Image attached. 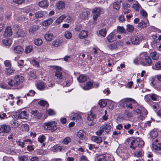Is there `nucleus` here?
I'll list each match as a JSON object with an SVG mask.
<instances>
[{"instance_id":"1","label":"nucleus","mask_w":161,"mask_h":161,"mask_svg":"<svg viewBox=\"0 0 161 161\" xmlns=\"http://www.w3.org/2000/svg\"><path fill=\"white\" fill-rule=\"evenodd\" d=\"M24 77L19 75H17L15 76L14 79L10 80L8 82V84L11 86L16 87L19 86L18 88L22 87V84L24 81Z\"/></svg>"},{"instance_id":"2","label":"nucleus","mask_w":161,"mask_h":161,"mask_svg":"<svg viewBox=\"0 0 161 161\" xmlns=\"http://www.w3.org/2000/svg\"><path fill=\"white\" fill-rule=\"evenodd\" d=\"M140 63L144 66H150L152 63V60L150 57L148 56L147 53L143 52L140 54Z\"/></svg>"},{"instance_id":"3","label":"nucleus","mask_w":161,"mask_h":161,"mask_svg":"<svg viewBox=\"0 0 161 161\" xmlns=\"http://www.w3.org/2000/svg\"><path fill=\"white\" fill-rule=\"evenodd\" d=\"M44 127L47 130H51L53 132L57 129L56 123L55 121H52L45 123Z\"/></svg>"},{"instance_id":"4","label":"nucleus","mask_w":161,"mask_h":161,"mask_svg":"<svg viewBox=\"0 0 161 161\" xmlns=\"http://www.w3.org/2000/svg\"><path fill=\"white\" fill-rule=\"evenodd\" d=\"M101 9L100 7H96L92 10L93 18L94 21L97 20L101 14Z\"/></svg>"},{"instance_id":"5","label":"nucleus","mask_w":161,"mask_h":161,"mask_svg":"<svg viewBox=\"0 0 161 161\" xmlns=\"http://www.w3.org/2000/svg\"><path fill=\"white\" fill-rule=\"evenodd\" d=\"M10 130V127L7 125H1L0 126V133H7Z\"/></svg>"},{"instance_id":"6","label":"nucleus","mask_w":161,"mask_h":161,"mask_svg":"<svg viewBox=\"0 0 161 161\" xmlns=\"http://www.w3.org/2000/svg\"><path fill=\"white\" fill-rule=\"evenodd\" d=\"M101 127L103 132H105L107 133H108L110 131L112 126L109 124H106L102 125Z\"/></svg>"},{"instance_id":"7","label":"nucleus","mask_w":161,"mask_h":161,"mask_svg":"<svg viewBox=\"0 0 161 161\" xmlns=\"http://www.w3.org/2000/svg\"><path fill=\"white\" fill-rule=\"evenodd\" d=\"M130 7V5L129 4L125 3L123 4L122 11L124 14H126L130 13L131 10L128 8H129Z\"/></svg>"},{"instance_id":"8","label":"nucleus","mask_w":161,"mask_h":161,"mask_svg":"<svg viewBox=\"0 0 161 161\" xmlns=\"http://www.w3.org/2000/svg\"><path fill=\"white\" fill-rule=\"evenodd\" d=\"M89 12L86 10H84L80 14V17L82 19H86L88 18V16L89 14Z\"/></svg>"},{"instance_id":"9","label":"nucleus","mask_w":161,"mask_h":161,"mask_svg":"<svg viewBox=\"0 0 161 161\" xmlns=\"http://www.w3.org/2000/svg\"><path fill=\"white\" fill-rule=\"evenodd\" d=\"M69 117L72 120L80 119H81V116L80 115L73 112L70 114Z\"/></svg>"},{"instance_id":"10","label":"nucleus","mask_w":161,"mask_h":161,"mask_svg":"<svg viewBox=\"0 0 161 161\" xmlns=\"http://www.w3.org/2000/svg\"><path fill=\"white\" fill-rule=\"evenodd\" d=\"M14 51L15 53L17 54H20L23 52V49L21 46H17L14 47Z\"/></svg>"},{"instance_id":"11","label":"nucleus","mask_w":161,"mask_h":161,"mask_svg":"<svg viewBox=\"0 0 161 161\" xmlns=\"http://www.w3.org/2000/svg\"><path fill=\"white\" fill-rule=\"evenodd\" d=\"M61 68L60 67L58 68L56 70L55 75L59 79H61L63 78V75L62 72L60 71Z\"/></svg>"},{"instance_id":"12","label":"nucleus","mask_w":161,"mask_h":161,"mask_svg":"<svg viewBox=\"0 0 161 161\" xmlns=\"http://www.w3.org/2000/svg\"><path fill=\"white\" fill-rule=\"evenodd\" d=\"M12 34L11 28L10 27H8L6 28L4 31V36L6 37H9Z\"/></svg>"},{"instance_id":"13","label":"nucleus","mask_w":161,"mask_h":161,"mask_svg":"<svg viewBox=\"0 0 161 161\" xmlns=\"http://www.w3.org/2000/svg\"><path fill=\"white\" fill-rule=\"evenodd\" d=\"M91 140L92 141L97 143H100L102 142V137L99 136H92L91 137Z\"/></svg>"},{"instance_id":"14","label":"nucleus","mask_w":161,"mask_h":161,"mask_svg":"<svg viewBox=\"0 0 161 161\" xmlns=\"http://www.w3.org/2000/svg\"><path fill=\"white\" fill-rule=\"evenodd\" d=\"M53 37V34L50 32H48L44 36V38L46 41H51Z\"/></svg>"},{"instance_id":"15","label":"nucleus","mask_w":161,"mask_h":161,"mask_svg":"<svg viewBox=\"0 0 161 161\" xmlns=\"http://www.w3.org/2000/svg\"><path fill=\"white\" fill-rule=\"evenodd\" d=\"M115 37L114 33L112 32L107 37V40L109 42H111L115 40Z\"/></svg>"},{"instance_id":"16","label":"nucleus","mask_w":161,"mask_h":161,"mask_svg":"<svg viewBox=\"0 0 161 161\" xmlns=\"http://www.w3.org/2000/svg\"><path fill=\"white\" fill-rule=\"evenodd\" d=\"M77 136L80 140L84 139L86 136V133L82 130H79L77 133Z\"/></svg>"},{"instance_id":"17","label":"nucleus","mask_w":161,"mask_h":161,"mask_svg":"<svg viewBox=\"0 0 161 161\" xmlns=\"http://www.w3.org/2000/svg\"><path fill=\"white\" fill-rule=\"evenodd\" d=\"M53 21V19L51 18H50L43 21L42 23V25L45 26H48L49 25L51 24Z\"/></svg>"},{"instance_id":"18","label":"nucleus","mask_w":161,"mask_h":161,"mask_svg":"<svg viewBox=\"0 0 161 161\" xmlns=\"http://www.w3.org/2000/svg\"><path fill=\"white\" fill-rule=\"evenodd\" d=\"M130 41L133 44L136 45L138 44L140 42L139 38L136 36H132L130 39Z\"/></svg>"},{"instance_id":"19","label":"nucleus","mask_w":161,"mask_h":161,"mask_svg":"<svg viewBox=\"0 0 161 161\" xmlns=\"http://www.w3.org/2000/svg\"><path fill=\"white\" fill-rule=\"evenodd\" d=\"M97 161H107L106 155L103 154L98 155L97 157Z\"/></svg>"},{"instance_id":"20","label":"nucleus","mask_w":161,"mask_h":161,"mask_svg":"<svg viewBox=\"0 0 161 161\" xmlns=\"http://www.w3.org/2000/svg\"><path fill=\"white\" fill-rule=\"evenodd\" d=\"M148 112L145 109H144L142 111V114H140V115L138 117V118L142 120L145 118L146 117V115L147 114Z\"/></svg>"},{"instance_id":"21","label":"nucleus","mask_w":161,"mask_h":161,"mask_svg":"<svg viewBox=\"0 0 161 161\" xmlns=\"http://www.w3.org/2000/svg\"><path fill=\"white\" fill-rule=\"evenodd\" d=\"M50 150L53 152H57L58 151H61L62 147L60 146L56 145L51 147Z\"/></svg>"},{"instance_id":"22","label":"nucleus","mask_w":161,"mask_h":161,"mask_svg":"<svg viewBox=\"0 0 161 161\" xmlns=\"http://www.w3.org/2000/svg\"><path fill=\"white\" fill-rule=\"evenodd\" d=\"M87 34L86 31L83 30L80 32L78 36L80 39H83L87 36Z\"/></svg>"},{"instance_id":"23","label":"nucleus","mask_w":161,"mask_h":161,"mask_svg":"<svg viewBox=\"0 0 161 161\" xmlns=\"http://www.w3.org/2000/svg\"><path fill=\"white\" fill-rule=\"evenodd\" d=\"M36 86L37 88L40 90H43L45 87L44 83L42 82L37 83L36 84Z\"/></svg>"},{"instance_id":"24","label":"nucleus","mask_w":161,"mask_h":161,"mask_svg":"<svg viewBox=\"0 0 161 161\" xmlns=\"http://www.w3.org/2000/svg\"><path fill=\"white\" fill-rule=\"evenodd\" d=\"M130 98H127L124 100H122L121 101V103L120 104V105L121 107H124V108L127 107V106L129 102L130 99Z\"/></svg>"},{"instance_id":"25","label":"nucleus","mask_w":161,"mask_h":161,"mask_svg":"<svg viewBox=\"0 0 161 161\" xmlns=\"http://www.w3.org/2000/svg\"><path fill=\"white\" fill-rule=\"evenodd\" d=\"M31 114L32 115L36 116L37 118L40 119L42 116V114L39 113L36 110H33L31 111Z\"/></svg>"},{"instance_id":"26","label":"nucleus","mask_w":161,"mask_h":161,"mask_svg":"<svg viewBox=\"0 0 161 161\" xmlns=\"http://www.w3.org/2000/svg\"><path fill=\"white\" fill-rule=\"evenodd\" d=\"M39 5L41 7H47L48 5V1L47 0H44L40 2L39 3Z\"/></svg>"},{"instance_id":"27","label":"nucleus","mask_w":161,"mask_h":161,"mask_svg":"<svg viewBox=\"0 0 161 161\" xmlns=\"http://www.w3.org/2000/svg\"><path fill=\"white\" fill-rule=\"evenodd\" d=\"M129 102L128 103V104L127 106V107H126L127 108H130L131 109H132L133 108V106H132V104H135L136 103V102L135 100L134 99L132 98H131L130 99Z\"/></svg>"},{"instance_id":"28","label":"nucleus","mask_w":161,"mask_h":161,"mask_svg":"<svg viewBox=\"0 0 161 161\" xmlns=\"http://www.w3.org/2000/svg\"><path fill=\"white\" fill-rule=\"evenodd\" d=\"M3 42L5 46H9L12 43V41L10 38H5L3 40Z\"/></svg>"},{"instance_id":"29","label":"nucleus","mask_w":161,"mask_h":161,"mask_svg":"<svg viewBox=\"0 0 161 161\" xmlns=\"http://www.w3.org/2000/svg\"><path fill=\"white\" fill-rule=\"evenodd\" d=\"M39 29V27L37 25H33L29 29V31L30 34H33L36 31L38 30Z\"/></svg>"},{"instance_id":"30","label":"nucleus","mask_w":161,"mask_h":161,"mask_svg":"<svg viewBox=\"0 0 161 161\" xmlns=\"http://www.w3.org/2000/svg\"><path fill=\"white\" fill-rule=\"evenodd\" d=\"M27 114L25 111H22L18 114V117L19 119H24L27 116Z\"/></svg>"},{"instance_id":"31","label":"nucleus","mask_w":161,"mask_h":161,"mask_svg":"<svg viewBox=\"0 0 161 161\" xmlns=\"http://www.w3.org/2000/svg\"><path fill=\"white\" fill-rule=\"evenodd\" d=\"M93 85V83L91 81H88L86 83V85L84 86L83 88L85 90H88L92 88Z\"/></svg>"},{"instance_id":"32","label":"nucleus","mask_w":161,"mask_h":161,"mask_svg":"<svg viewBox=\"0 0 161 161\" xmlns=\"http://www.w3.org/2000/svg\"><path fill=\"white\" fill-rule=\"evenodd\" d=\"M117 47V43L116 42L110 43L108 46V48L111 50L116 49Z\"/></svg>"},{"instance_id":"33","label":"nucleus","mask_w":161,"mask_h":161,"mask_svg":"<svg viewBox=\"0 0 161 161\" xmlns=\"http://www.w3.org/2000/svg\"><path fill=\"white\" fill-rule=\"evenodd\" d=\"M121 1L119 2H116L113 3V7L114 9L118 10H119L120 6V3Z\"/></svg>"},{"instance_id":"34","label":"nucleus","mask_w":161,"mask_h":161,"mask_svg":"<svg viewBox=\"0 0 161 161\" xmlns=\"http://www.w3.org/2000/svg\"><path fill=\"white\" fill-rule=\"evenodd\" d=\"M16 35L17 36L19 37H23L25 35V31L22 30H19L16 32Z\"/></svg>"},{"instance_id":"35","label":"nucleus","mask_w":161,"mask_h":161,"mask_svg":"<svg viewBox=\"0 0 161 161\" xmlns=\"http://www.w3.org/2000/svg\"><path fill=\"white\" fill-rule=\"evenodd\" d=\"M152 59L154 60H157L159 58L158 54L156 52H154L151 53L150 54Z\"/></svg>"},{"instance_id":"36","label":"nucleus","mask_w":161,"mask_h":161,"mask_svg":"<svg viewBox=\"0 0 161 161\" xmlns=\"http://www.w3.org/2000/svg\"><path fill=\"white\" fill-rule=\"evenodd\" d=\"M65 4L64 2L60 1L57 4V6L59 9H62L65 7Z\"/></svg>"},{"instance_id":"37","label":"nucleus","mask_w":161,"mask_h":161,"mask_svg":"<svg viewBox=\"0 0 161 161\" xmlns=\"http://www.w3.org/2000/svg\"><path fill=\"white\" fill-rule=\"evenodd\" d=\"M98 103L100 107L102 108L104 107L107 104L106 102L104 100H100Z\"/></svg>"},{"instance_id":"38","label":"nucleus","mask_w":161,"mask_h":161,"mask_svg":"<svg viewBox=\"0 0 161 161\" xmlns=\"http://www.w3.org/2000/svg\"><path fill=\"white\" fill-rule=\"evenodd\" d=\"M14 71V69L11 68V67H8L5 69V73L7 75H10L13 73Z\"/></svg>"},{"instance_id":"39","label":"nucleus","mask_w":161,"mask_h":161,"mask_svg":"<svg viewBox=\"0 0 161 161\" xmlns=\"http://www.w3.org/2000/svg\"><path fill=\"white\" fill-rule=\"evenodd\" d=\"M86 77L83 75H80L78 78L79 82H83L86 80Z\"/></svg>"},{"instance_id":"40","label":"nucleus","mask_w":161,"mask_h":161,"mask_svg":"<svg viewBox=\"0 0 161 161\" xmlns=\"http://www.w3.org/2000/svg\"><path fill=\"white\" fill-rule=\"evenodd\" d=\"M34 43L37 46H40L42 43V41L40 38L35 39L34 41Z\"/></svg>"},{"instance_id":"41","label":"nucleus","mask_w":161,"mask_h":161,"mask_svg":"<svg viewBox=\"0 0 161 161\" xmlns=\"http://www.w3.org/2000/svg\"><path fill=\"white\" fill-rule=\"evenodd\" d=\"M65 18V16L64 15H62L57 19L56 20V22L58 24H59Z\"/></svg>"},{"instance_id":"42","label":"nucleus","mask_w":161,"mask_h":161,"mask_svg":"<svg viewBox=\"0 0 161 161\" xmlns=\"http://www.w3.org/2000/svg\"><path fill=\"white\" fill-rule=\"evenodd\" d=\"M10 124L12 128H16L18 127V124L17 123L16 121L14 119H12L10 121Z\"/></svg>"},{"instance_id":"43","label":"nucleus","mask_w":161,"mask_h":161,"mask_svg":"<svg viewBox=\"0 0 161 161\" xmlns=\"http://www.w3.org/2000/svg\"><path fill=\"white\" fill-rule=\"evenodd\" d=\"M137 26L141 28H145L147 26V23L144 21L142 20L141 22L138 23Z\"/></svg>"},{"instance_id":"44","label":"nucleus","mask_w":161,"mask_h":161,"mask_svg":"<svg viewBox=\"0 0 161 161\" xmlns=\"http://www.w3.org/2000/svg\"><path fill=\"white\" fill-rule=\"evenodd\" d=\"M150 134L152 138L154 139L157 136L158 133L156 131L153 130L150 132Z\"/></svg>"},{"instance_id":"45","label":"nucleus","mask_w":161,"mask_h":161,"mask_svg":"<svg viewBox=\"0 0 161 161\" xmlns=\"http://www.w3.org/2000/svg\"><path fill=\"white\" fill-rule=\"evenodd\" d=\"M35 16L36 18H41L43 16V13L42 11H38L35 13Z\"/></svg>"},{"instance_id":"46","label":"nucleus","mask_w":161,"mask_h":161,"mask_svg":"<svg viewBox=\"0 0 161 161\" xmlns=\"http://www.w3.org/2000/svg\"><path fill=\"white\" fill-rule=\"evenodd\" d=\"M95 118V115L92 113L89 114L87 117V120L89 121H93Z\"/></svg>"},{"instance_id":"47","label":"nucleus","mask_w":161,"mask_h":161,"mask_svg":"<svg viewBox=\"0 0 161 161\" xmlns=\"http://www.w3.org/2000/svg\"><path fill=\"white\" fill-rule=\"evenodd\" d=\"M117 30V31H118L122 33H125L126 32V31L123 27L118 26Z\"/></svg>"},{"instance_id":"48","label":"nucleus","mask_w":161,"mask_h":161,"mask_svg":"<svg viewBox=\"0 0 161 161\" xmlns=\"http://www.w3.org/2000/svg\"><path fill=\"white\" fill-rule=\"evenodd\" d=\"M70 142V138L69 137H66L63 140L62 142V143L64 144L67 145Z\"/></svg>"},{"instance_id":"49","label":"nucleus","mask_w":161,"mask_h":161,"mask_svg":"<svg viewBox=\"0 0 161 161\" xmlns=\"http://www.w3.org/2000/svg\"><path fill=\"white\" fill-rule=\"evenodd\" d=\"M126 30L128 32H131L133 31L134 29L133 26L131 25L128 24L127 25Z\"/></svg>"},{"instance_id":"50","label":"nucleus","mask_w":161,"mask_h":161,"mask_svg":"<svg viewBox=\"0 0 161 161\" xmlns=\"http://www.w3.org/2000/svg\"><path fill=\"white\" fill-rule=\"evenodd\" d=\"M107 33L106 29L104 28L99 31V34L103 37L105 36Z\"/></svg>"},{"instance_id":"51","label":"nucleus","mask_w":161,"mask_h":161,"mask_svg":"<svg viewBox=\"0 0 161 161\" xmlns=\"http://www.w3.org/2000/svg\"><path fill=\"white\" fill-rule=\"evenodd\" d=\"M64 36L67 39H70L72 37L71 33L69 31H66L64 33Z\"/></svg>"},{"instance_id":"52","label":"nucleus","mask_w":161,"mask_h":161,"mask_svg":"<svg viewBox=\"0 0 161 161\" xmlns=\"http://www.w3.org/2000/svg\"><path fill=\"white\" fill-rule=\"evenodd\" d=\"M21 128L22 130L27 131L29 130V127L28 125L26 124H23L21 126Z\"/></svg>"},{"instance_id":"53","label":"nucleus","mask_w":161,"mask_h":161,"mask_svg":"<svg viewBox=\"0 0 161 161\" xmlns=\"http://www.w3.org/2000/svg\"><path fill=\"white\" fill-rule=\"evenodd\" d=\"M46 137L44 135H42L38 139V141L41 143H42L46 139Z\"/></svg>"},{"instance_id":"54","label":"nucleus","mask_w":161,"mask_h":161,"mask_svg":"<svg viewBox=\"0 0 161 161\" xmlns=\"http://www.w3.org/2000/svg\"><path fill=\"white\" fill-rule=\"evenodd\" d=\"M53 45L55 47H58L61 45L60 41L59 40H55L52 42Z\"/></svg>"},{"instance_id":"55","label":"nucleus","mask_w":161,"mask_h":161,"mask_svg":"<svg viewBox=\"0 0 161 161\" xmlns=\"http://www.w3.org/2000/svg\"><path fill=\"white\" fill-rule=\"evenodd\" d=\"M19 161H28V156H23L20 157L19 158Z\"/></svg>"},{"instance_id":"56","label":"nucleus","mask_w":161,"mask_h":161,"mask_svg":"<svg viewBox=\"0 0 161 161\" xmlns=\"http://www.w3.org/2000/svg\"><path fill=\"white\" fill-rule=\"evenodd\" d=\"M155 66L157 69H161V61H158L156 62Z\"/></svg>"},{"instance_id":"57","label":"nucleus","mask_w":161,"mask_h":161,"mask_svg":"<svg viewBox=\"0 0 161 161\" xmlns=\"http://www.w3.org/2000/svg\"><path fill=\"white\" fill-rule=\"evenodd\" d=\"M140 7V5L138 3L134 4L132 6V7L136 11L139 10Z\"/></svg>"},{"instance_id":"58","label":"nucleus","mask_w":161,"mask_h":161,"mask_svg":"<svg viewBox=\"0 0 161 161\" xmlns=\"http://www.w3.org/2000/svg\"><path fill=\"white\" fill-rule=\"evenodd\" d=\"M32 50V47L31 46H27L26 47L25 50V52L26 53H28L31 52Z\"/></svg>"},{"instance_id":"59","label":"nucleus","mask_w":161,"mask_h":161,"mask_svg":"<svg viewBox=\"0 0 161 161\" xmlns=\"http://www.w3.org/2000/svg\"><path fill=\"white\" fill-rule=\"evenodd\" d=\"M149 96L150 98L153 101L157 100L158 98V96L155 94H149Z\"/></svg>"},{"instance_id":"60","label":"nucleus","mask_w":161,"mask_h":161,"mask_svg":"<svg viewBox=\"0 0 161 161\" xmlns=\"http://www.w3.org/2000/svg\"><path fill=\"white\" fill-rule=\"evenodd\" d=\"M38 104L40 106H44L45 105H47L48 104V103L46 101L43 100H41L39 102H38Z\"/></svg>"},{"instance_id":"61","label":"nucleus","mask_w":161,"mask_h":161,"mask_svg":"<svg viewBox=\"0 0 161 161\" xmlns=\"http://www.w3.org/2000/svg\"><path fill=\"white\" fill-rule=\"evenodd\" d=\"M28 74L30 76L32 77L33 79H35L36 77V74L33 71L29 72Z\"/></svg>"},{"instance_id":"62","label":"nucleus","mask_w":161,"mask_h":161,"mask_svg":"<svg viewBox=\"0 0 161 161\" xmlns=\"http://www.w3.org/2000/svg\"><path fill=\"white\" fill-rule=\"evenodd\" d=\"M4 64L6 67H11V64L10 63V61L9 60H6L4 61Z\"/></svg>"},{"instance_id":"63","label":"nucleus","mask_w":161,"mask_h":161,"mask_svg":"<svg viewBox=\"0 0 161 161\" xmlns=\"http://www.w3.org/2000/svg\"><path fill=\"white\" fill-rule=\"evenodd\" d=\"M31 62L33 64V65L36 66L37 67H39V63L35 60H31Z\"/></svg>"},{"instance_id":"64","label":"nucleus","mask_w":161,"mask_h":161,"mask_svg":"<svg viewBox=\"0 0 161 161\" xmlns=\"http://www.w3.org/2000/svg\"><path fill=\"white\" fill-rule=\"evenodd\" d=\"M48 114L49 115H53L55 114L54 111L52 109H49L47 111Z\"/></svg>"}]
</instances>
